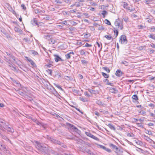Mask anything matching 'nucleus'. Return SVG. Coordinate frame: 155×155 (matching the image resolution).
I'll list each match as a JSON object with an SVG mask.
<instances>
[{
  "mask_svg": "<svg viewBox=\"0 0 155 155\" xmlns=\"http://www.w3.org/2000/svg\"><path fill=\"white\" fill-rule=\"evenodd\" d=\"M6 55L4 56V60L8 62H14L15 61V57L12 54L8 52H6Z\"/></svg>",
  "mask_w": 155,
  "mask_h": 155,
  "instance_id": "1",
  "label": "nucleus"
},
{
  "mask_svg": "<svg viewBox=\"0 0 155 155\" xmlns=\"http://www.w3.org/2000/svg\"><path fill=\"white\" fill-rule=\"evenodd\" d=\"M114 24L118 30H122L123 28V21L120 20L119 18L116 19L114 22Z\"/></svg>",
  "mask_w": 155,
  "mask_h": 155,
  "instance_id": "2",
  "label": "nucleus"
},
{
  "mask_svg": "<svg viewBox=\"0 0 155 155\" xmlns=\"http://www.w3.org/2000/svg\"><path fill=\"white\" fill-rule=\"evenodd\" d=\"M121 5L124 8L126 9L130 12H133L135 10L134 8L128 7V4L125 2H121Z\"/></svg>",
  "mask_w": 155,
  "mask_h": 155,
  "instance_id": "3",
  "label": "nucleus"
},
{
  "mask_svg": "<svg viewBox=\"0 0 155 155\" xmlns=\"http://www.w3.org/2000/svg\"><path fill=\"white\" fill-rule=\"evenodd\" d=\"M119 41L121 44H127V41L126 36L124 35H121Z\"/></svg>",
  "mask_w": 155,
  "mask_h": 155,
  "instance_id": "4",
  "label": "nucleus"
},
{
  "mask_svg": "<svg viewBox=\"0 0 155 155\" xmlns=\"http://www.w3.org/2000/svg\"><path fill=\"white\" fill-rule=\"evenodd\" d=\"M42 83L44 84V86L46 87L48 89H51L50 87V84L49 82L47 81L44 79H43L42 81Z\"/></svg>",
  "mask_w": 155,
  "mask_h": 155,
  "instance_id": "5",
  "label": "nucleus"
},
{
  "mask_svg": "<svg viewBox=\"0 0 155 155\" xmlns=\"http://www.w3.org/2000/svg\"><path fill=\"white\" fill-rule=\"evenodd\" d=\"M143 137L144 139L146 140L148 142H149L150 143H153L155 144V142L152 139H150L149 137H148L147 136H146L145 135H143Z\"/></svg>",
  "mask_w": 155,
  "mask_h": 155,
  "instance_id": "6",
  "label": "nucleus"
},
{
  "mask_svg": "<svg viewBox=\"0 0 155 155\" xmlns=\"http://www.w3.org/2000/svg\"><path fill=\"white\" fill-rule=\"evenodd\" d=\"M85 133L89 137H90L96 140H98V138L97 137L92 135L89 132H85Z\"/></svg>",
  "mask_w": 155,
  "mask_h": 155,
  "instance_id": "7",
  "label": "nucleus"
},
{
  "mask_svg": "<svg viewBox=\"0 0 155 155\" xmlns=\"http://www.w3.org/2000/svg\"><path fill=\"white\" fill-rule=\"evenodd\" d=\"M31 22L32 25L34 26L39 25L38 23V22L37 20L35 18H34L32 20H31Z\"/></svg>",
  "mask_w": 155,
  "mask_h": 155,
  "instance_id": "8",
  "label": "nucleus"
},
{
  "mask_svg": "<svg viewBox=\"0 0 155 155\" xmlns=\"http://www.w3.org/2000/svg\"><path fill=\"white\" fill-rule=\"evenodd\" d=\"M123 74V73L121 71L117 70L116 71L115 74L117 76L120 77Z\"/></svg>",
  "mask_w": 155,
  "mask_h": 155,
  "instance_id": "9",
  "label": "nucleus"
},
{
  "mask_svg": "<svg viewBox=\"0 0 155 155\" xmlns=\"http://www.w3.org/2000/svg\"><path fill=\"white\" fill-rule=\"evenodd\" d=\"M54 60L56 62H58L59 61H63V60H62L61 58H60L58 55H56V54H54Z\"/></svg>",
  "mask_w": 155,
  "mask_h": 155,
  "instance_id": "10",
  "label": "nucleus"
},
{
  "mask_svg": "<svg viewBox=\"0 0 155 155\" xmlns=\"http://www.w3.org/2000/svg\"><path fill=\"white\" fill-rule=\"evenodd\" d=\"M110 91L113 93H117L118 92L117 90L115 88H111L110 89Z\"/></svg>",
  "mask_w": 155,
  "mask_h": 155,
  "instance_id": "11",
  "label": "nucleus"
},
{
  "mask_svg": "<svg viewBox=\"0 0 155 155\" xmlns=\"http://www.w3.org/2000/svg\"><path fill=\"white\" fill-rule=\"evenodd\" d=\"M74 5H75L76 7H79L83 5V4H82L80 2H76L74 4Z\"/></svg>",
  "mask_w": 155,
  "mask_h": 155,
  "instance_id": "12",
  "label": "nucleus"
},
{
  "mask_svg": "<svg viewBox=\"0 0 155 155\" xmlns=\"http://www.w3.org/2000/svg\"><path fill=\"white\" fill-rule=\"evenodd\" d=\"M14 30L17 32L18 33H21L22 31L18 27H15L14 28Z\"/></svg>",
  "mask_w": 155,
  "mask_h": 155,
  "instance_id": "13",
  "label": "nucleus"
},
{
  "mask_svg": "<svg viewBox=\"0 0 155 155\" xmlns=\"http://www.w3.org/2000/svg\"><path fill=\"white\" fill-rule=\"evenodd\" d=\"M5 124V121L4 120L0 118V126H3Z\"/></svg>",
  "mask_w": 155,
  "mask_h": 155,
  "instance_id": "14",
  "label": "nucleus"
},
{
  "mask_svg": "<svg viewBox=\"0 0 155 155\" xmlns=\"http://www.w3.org/2000/svg\"><path fill=\"white\" fill-rule=\"evenodd\" d=\"M44 38L49 40V41L50 39L51 38V36L49 35H44Z\"/></svg>",
  "mask_w": 155,
  "mask_h": 155,
  "instance_id": "15",
  "label": "nucleus"
},
{
  "mask_svg": "<svg viewBox=\"0 0 155 155\" xmlns=\"http://www.w3.org/2000/svg\"><path fill=\"white\" fill-rule=\"evenodd\" d=\"M55 40L51 38L49 41V43L53 44L55 43Z\"/></svg>",
  "mask_w": 155,
  "mask_h": 155,
  "instance_id": "16",
  "label": "nucleus"
},
{
  "mask_svg": "<svg viewBox=\"0 0 155 155\" xmlns=\"http://www.w3.org/2000/svg\"><path fill=\"white\" fill-rule=\"evenodd\" d=\"M129 63V62L125 61H122L121 62V64H123L126 66H128Z\"/></svg>",
  "mask_w": 155,
  "mask_h": 155,
  "instance_id": "17",
  "label": "nucleus"
},
{
  "mask_svg": "<svg viewBox=\"0 0 155 155\" xmlns=\"http://www.w3.org/2000/svg\"><path fill=\"white\" fill-rule=\"evenodd\" d=\"M79 99L80 101L83 102H87L88 101L87 99L86 98L80 97Z\"/></svg>",
  "mask_w": 155,
  "mask_h": 155,
  "instance_id": "18",
  "label": "nucleus"
},
{
  "mask_svg": "<svg viewBox=\"0 0 155 155\" xmlns=\"http://www.w3.org/2000/svg\"><path fill=\"white\" fill-rule=\"evenodd\" d=\"M102 75L104 76V77L105 78H108L109 77V75L108 74L104 72H102Z\"/></svg>",
  "mask_w": 155,
  "mask_h": 155,
  "instance_id": "19",
  "label": "nucleus"
},
{
  "mask_svg": "<svg viewBox=\"0 0 155 155\" xmlns=\"http://www.w3.org/2000/svg\"><path fill=\"white\" fill-rule=\"evenodd\" d=\"M144 2L148 5L152 3V1L150 0H144Z\"/></svg>",
  "mask_w": 155,
  "mask_h": 155,
  "instance_id": "20",
  "label": "nucleus"
},
{
  "mask_svg": "<svg viewBox=\"0 0 155 155\" xmlns=\"http://www.w3.org/2000/svg\"><path fill=\"white\" fill-rule=\"evenodd\" d=\"M114 33H116V37H117L118 34V31L115 28H114Z\"/></svg>",
  "mask_w": 155,
  "mask_h": 155,
  "instance_id": "21",
  "label": "nucleus"
},
{
  "mask_svg": "<svg viewBox=\"0 0 155 155\" xmlns=\"http://www.w3.org/2000/svg\"><path fill=\"white\" fill-rule=\"evenodd\" d=\"M107 14V12L105 10H103L102 11L101 14L103 16V17L104 18L105 15Z\"/></svg>",
  "mask_w": 155,
  "mask_h": 155,
  "instance_id": "22",
  "label": "nucleus"
},
{
  "mask_svg": "<svg viewBox=\"0 0 155 155\" xmlns=\"http://www.w3.org/2000/svg\"><path fill=\"white\" fill-rule=\"evenodd\" d=\"M88 91L89 92L91 93H94L95 94V93L96 92V91L95 90H93L92 89H87Z\"/></svg>",
  "mask_w": 155,
  "mask_h": 155,
  "instance_id": "23",
  "label": "nucleus"
},
{
  "mask_svg": "<svg viewBox=\"0 0 155 155\" xmlns=\"http://www.w3.org/2000/svg\"><path fill=\"white\" fill-rule=\"evenodd\" d=\"M132 98L133 100H135V101H137L138 100V97L135 94L134 95L132 96Z\"/></svg>",
  "mask_w": 155,
  "mask_h": 155,
  "instance_id": "24",
  "label": "nucleus"
},
{
  "mask_svg": "<svg viewBox=\"0 0 155 155\" xmlns=\"http://www.w3.org/2000/svg\"><path fill=\"white\" fill-rule=\"evenodd\" d=\"M54 84L55 87L58 88V89H59L61 90L62 91H63V89L59 85L56 84Z\"/></svg>",
  "mask_w": 155,
  "mask_h": 155,
  "instance_id": "25",
  "label": "nucleus"
},
{
  "mask_svg": "<svg viewBox=\"0 0 155 155\" xmlns=\"http://www.w3.org/2000/svg\"><path fill=\"white\" fill-rule=\"evenodd\" d=\"M102 68L107 73H109L110 72V70L108 68L103 67H102Z\"/></svg>",
  "mask_w": 155,
  "mask_h": 155,
  "instance_id": "26",
  "label": "nucleus"
},
{
  "mask_svg": "<svg viewBox=\"0 0 155 155\" xmlns=\"http://www.w3.org/2000/svg\"><path fill=\"white\" fill-rule=\"evenodd\" d=\"M23 40L28 43H29L30 39L28 38H25L23 39Z\"/></svg>",
  "mask_w": 155,
  "mask_h": 155,
  "instance_id": "27",
  "label": "nucleus"
},
{
  "mask_svg": "<svg viewBox=\"0 0 155 155\" xmlns=\"http://www.w3.org/2000/svg\"><path fill=\"white\" fill-rule=\"evenodd\" d=\"M148 37L153 39L155 40V35H148Z\"/></svg>",
  "mask_w": 155,
  "mask_h": 155,
  "instance_id": "28",
  "label": "nucleus"
},
{
  "mask_svg": "<svg viewBox=\"0 0 155 155\" xmlns=\"http://www.w3.org/2000/svg\"><path fill=\"white\" fill-rule=\"evenodd\" d=\"M35 142L37 144V145L36 146V147L38 149L40 150L42 147L40 144L38 143V142L36 141Z\"/></svg>",
  "mask_w": 155,
  "mask_h": 155,
  "instance_id": "29",
  "label": "nucleus"
},
{
  "mask_svg": "<svg viewBox=\"0 0 155 155\" xmlns=\"http://www.w3.org/2000/svg\"><path fill=\"white\" fill-rule=\"evenodd\" d=\"M110 147H112L113 149H117V147L115 145H114L113 144L110 143L109 144Z\"/></svg>",
  "mask_w": 155,
  "mask_h": 155,
  "instance_id": "30",
  "label": "nucleus"
},
{
  "mask_svg": "<svg viewBox=\"0 0 155 155\" xmlns=\"http://www.w3.org/2000/svg\"><path fill=\"white\" fill-rule=\"evenodd\" d=\"M104 22L105 24L108 25H111V23L107 19H105L104 21Z\"/></svg>",
  "mask_w": 155,
  "mask_h": 155,
  "instance_id": "31",
  "label": "nucleus"
},
{
  "mask_svg": "<svg viewBox=\"0 0 155 155\" xmlns=\"http://www.w3.org/2000/svg\"><path fill=\"white\" fill-rule=\"evenodd\" d=\"M96 43H97V45L98 48H100V51H101L102 48V44L101 43V46L100 44L98 42H97Z\"/></svg>",
  "mask_w": 155,
  "mask_h": 155,
  "instance_id": "32",
  "label": "nucleus"
},
{
  "mask_svg": "<svg viewBox=\"0 0 155 155\" xmlns=\"http://www.w3.org/2000/svg\"><path fill=\"white\" fill-rule=\"evenodd\" d=\"M31 53L32 54H33L34 55H37L38 54V53L35 50H31Z\"/></svg>",
  "mask_w": 155,
  "mask_h": 155,
  "instance_id": "33",
  "label": "nucleus"
},
{
  "mask_svg": "<svg viewBox=\"0 0 155 155\" xmlns=\"http://www.w3.org/2000/svg\"><path fill=\"white\" fill-rule=\"evenodd\" d=\"M65 57L67 59H69L71 58V55L69 53L65 55Z\"/></svg>",
  "mask_w": 155,
  "mask_h": 155,
  "instance_id": "34",
  "label": "nucleus"
},
{
  "mask_svg": "<svg viewBox=\"0 0 155 155\" xmlns=\"http://www.w3.org/2000/svg\"><path fill=\"white\" fill-rule=\"evenodd\" d=\"M104 37L108 40H110L112 37L110 36L106 35L104 36Z\"/></svg>",
  "mask_w": 155,
  "mask_h": 155,
  "instance_id": "35",
  "label": "nucleus"
},
{
  "mask_svg": "<svg viewBox=\"0 0 155 155\" xmlns=\"http://www.w3.org/2000/svg\"><path fill=\"white\" fill-rule=\"evenodd\" d=\"M31 64L34 67H36V65L35 62L32 60L30 62Z\"/></svg>",
  "mask_w": 155,
  "mask_h": 155,
  "instance_id": "36",
  "label": "nucleus"
},
{
  "mask_svg": "<svg viewBox=\"0 0 155 155\" xmlns=\"http://www.w3.org/2000/svg\"><path fill=\"white\" fill-rule=\"evenodd\" d=\"M98 147L104 150L105 147L103 145L99 144L98 145Z\"/></svg>",
  "mask_w": 155,
  "mask_h": 155,
  "instance_id": "37",
  "label": "nucleus"
},
{
  "mask_svg": "<svg viewBox=\"0 0 155 155\" xmlns=\"http://www.w3.org/2000/svg\"><path fill=\"white\" fill-rule=\"evenodd\" d=\"M35 12L36 14H39L41 12V10L38 9L35 10Z\"/></svg>",
  "mask_w": 155,
  "mask_h": 155,
  "instance_id": "38",
  "label": "nucleus"
},
{
  "mask_svg": "<svg viewBox=\"0 0 155 155\" xmlns=\"http://www.w3.org/2000/svg\"><path fill=\"white\" fill-rule=\"evenodd\" d=\"M80 52L81 55H85V52L83 50H80Z\"/></svg>",
  "mask_w": 155,
  "mask_h": 155,
  "instance_id": "39",
  "label": "nucleus"
},
{
  "mask_svg": "<svg viewBox=\"0 0 155 155\" xmlns=\"http://www.w3.org/2000/svg\"><path fill=\"white\" fill-rule=\"evenodd\" d=\"M7 129L8 131H11V132H13V129H12V128L10 127H8Z\"/></svg>",
  "mask_w": 155,
  "mask_h": 155,
  "instance_id": "40",
  "label": "nucleus"
},
{
  "mask_svg": "<svg viewBox=\"0 0 155 155\" xmlns=\"http://www.w3.org/2000/svg\"><path fill=\"white\" fill-rule=\"evenodd\" d=\"M96 102L97 104L99 105H102V102L99 100H97L96 101Z\"/></svg>",
  "mask_w": 155,
  "mask_h": 155,
  "instance_id": "41",
  "label": "nucleus"
},
{
  "mask_svg": "<svg viewBox=\"0 0 155 155\" xmlns=\"http://www.w3.org/2000/svg\"><path fill=\"white\" fill-rule=\"evenodd\" d=\"M56 75L58 78H60L61 77V74L59 72L57 73Z\"/></svg>",
  "mask_w": 155,
  "mask_h": 155,
  "instance_id": "42",
  "label": "nucleus"
},
{
  "mask_svg": "<svg viewBox=\"0 0 155 155\" xmlns=\"http://www.w3.org/2000/svg\"><path fill=\"white\" fill-rule=\"evenodd\" d=\"M47 71L48 73L49 74L51 75H52V71L51 70L48 69L47 70Z\"/></svg>",
  "mask_w": 155,
  "mask_h": 155,
  "instance_id": "43",
  "label": "nucleus"
},
{
  "mask_svg": "<svg viewBox=\"0 0 155 155\" xmlns=\"http://www.w3.org/2000/svg\"><path fill=\"white\" fill-rule=\"evenodd\" d=\"M60 24H61L62 25H67V21H64L60 23Z\"/></svg>",
  "mask_w": 155,
  "mask_h": 155,
  "instance_id": "44",
  "label": "nucleus"
},
{
  "mask_svg": "<svg viewBox=\"0 0 155 155\" xmlns=\"http://www.w3.org/2000/svg\"><path fill=\"white\" fill-rule=\"evenodd\" d=\"M52 63H49L45 65L46 66H47V68H49L51 67L53 65L51 64Z\"/></svg>",
  "mask_w": 155,
  "mask_h": 155,
  "instance_id": "45",
  "label": "nucleus"
},
{
  "mask_svg": "<svg viewBox=\"0 0 155 155\" xmlns=\"http://www.w3.org/2000/svg\"><path fill=\"white\" fill-rule=\"evenodd\" d=\"M81 63L82 64H87V62L84 60H82L81 61Z\"/></svg>",
  "mask_w": 155,
  "mask_h": 155,
  "instance_id": "46",
  "label": "nucleus"
},
{
  "mask_svg": "<svg viewBox=\"0 0 155 155\" xmlns=\"http://www.w3.org/2000/svg\"><path fill=\"white\" fill-rule=\"evenodd\" d=\"M19 94L20 95H21L23 96H25V94L24 92H23L22 91H19Z\"/></svg>",
  "mask_w": 155,
  "mask_h": 155,
  "instance_id": "47",
  "label": "nucleus"
},
{
  "mask_svg": "<svg viewBox=\"0 0 155 155\" xmlns=\"http://www.w3.org/2000/svg\"><path fill=\"white\" fill-rule=\"evenodd\" d=\"M43 18L47 20H49L50 19V17L49 16H47L44 17Z\"/></svg>",
  "mask_w": 155,
  "mask_h": 155,
  "instance_id": "48",
  "label": "nucleus"
},
{
  "mask_svg": "<svg viewBox=\"0 0 155 155\" xmlns=\"http://www.w3.org/2000/svg\"><path fill=\"white\" fill-rule=\"evenodd\" d=\"M123 19L124 20V21L126 22H127L128 21V17H126L123 18Z\"/></svg>",
  "mask_w": 155,
  "mask_h": 155,
  "instance_id": "49",
  "label": "nucleus"
},
{
  "mask_svg": "<svg viewBox=\"0 0 155 155\" xmlns=\"http://www.w3.org/2000/svg\"><path fill=\"white\" fill-rule=\"evenodd\" d=\"M84 94L85 96L89 97L90 96V95L86 91L84 92Z\"/></svg>",
  "mask_w": 155,
  "mask_h": 155,
  "instance_id": "50",
  "label": "nucleus"
},
{
  "mask_svg": "<svg viewBox=\"0 0 155 155\" xmlns=\"http://www.w3.org/2000/svg\"><path fill=\"white\" fill-rule=\"evenodd\" d=\"M21 8H22L24 10H25V9H26V7L25 6V5H24V4H21Z\"/></svg>",
  "mask_w": 155,
  "mask_h": 155,
  "instance_id": "51",
  "label": "nucleus"
},
{
  "mask_svg": "<svg viewBox=\"0 0 155 155\" xmlns=\"http://www.w3.org/2000/svg\"><path fill=\"white\" fill-rule=\"evenodd\" d=\"M139 113L141 114L142 115H143L146 113V112L142 110H141Z\"/></svg>",
  "mask_w": 155,
  "mask_h": 155,
  "instance_id": "52",
  "label": "nucleus"
},
{
  "mask_svg": "<svg viewBox=\"0 0 155 155\" xmlns=\"http://www.w3.org/2000/svg\"><path fill=\"white\" fill-rule=\"evenodd\" d=\"M104 150L108 152H111V150L110 149L107 148L106 147H105Z\"/></svg>",
  "mask_w": 155,
  "mask_h": 155,
  "instance_id": "53",
  "label": "nucleus"
},
{
  "mask_svg": "<svg viewBox=\"0 0 155 155\" xmlns=\"http://www.w3.org/2000/svg\"><path fill=\"white\" fill-rule=\"evenodd\" d=\"M92 46V45H90L88 43H86L84 46L86 47H90Z\"/></svg>",
  "mask_w": 155,
  "mask_h": 155,
  "instance_id": "54",
  "label": "nucleus"
},
{
  "mask_svg": "<svg viewBox=\"0 0 155 155\" xmlns=\"http://www.w3.org/2000/svg\"><path fill=\"white\" fill-rule=\"evenodd\" d=\"M71 24L73 25H76L77 24V23L76 22H75L74 21H71Z\"/></svg>",
  "mask_w": 155,
  "mask_h": 155,
  "instance_id": "55",
  "label": "nucleus"
},
{
  "mask_svg": "<svg viewBox=\"0 0 155 155\" xmlns=\"http://www.w3.org/2000/svg\"><path fill=\"white\" fill-rule=\"evenodd\" d=\"M74 107L76 110L79 111L82 114H83V112L81 111V110L78 109V108H76L74 107Z\"/></svg>",
  "mask_w": 155,
  "mask_h": 155,
  "instance_id": "56",
  "label": "nucleus"
},
{
  "mask_svg": "<svg viewBox=\"0 0 155 155\" xmlns=\"http://www.w3.org/2000/svg\"><path fill=\"white\" fill-rule=\"evenodd\" d=\"M75 28L74 27H71L69 28V29L70 31H74L75 30Z\"/></svg>",
  "mask_w": 155,
  "mask_h": 155,
  "instance_id": "57",
  "label": "nucleus"
},
{
  "mask_svg": "<svg viewBox=\"0 0 155 155\" xmlns=\"http://www.w3.org/2000/svg\"><path fill=\"white\" fill-rule=\"evenodd\" d=\"M12 70L13 71H18V70L16 68H15V67H14L13 66H12Z\"/></svg>",
  "mask_w": 155,
  "mask_h": 155,
  "instance_id": "58",
  "label": "nucleus"
},
{
  "mask_svg": "<svg viewBox=\"0 0 155 155\" xmlns=\"http://www.w3.org/2000/svg\"><path fill=\"white\" fill-rule=\"evenodd\" d=\"M55 2H56V4H61L62 3V2L59 0H55Z\"/></svg>",
  "mask_w": 155,
  "mask_h": 155,
  "instance_id": "59",
  "label": "nucleus"
},
{
  "mask_svg": "<svg viewBox=\"0 0 155 155\" xmlns=\"http://www.w3.org/2000/svg\"><path fill=\"white\" fill-rule=\"evenodd\" d=\"M93 83H94V84L96 85H97V86L98 87H99V85L101 86V84H98V83L97 82L94 81Z\"/></svg>",
  "mask_w": 155,
  "mask_h": 155,
  "instance_id": "60",
  "label": "nucleus"
},
{
  "mask_svg": "<svg viewBox=\"0 0 155 155\" xmlns=\"http://www.w3.org/2000/svg\"><path fill=\"white\" fill-rule=\"evenodd\" d=\"M145 46H141L140 48H139L140 50H143L144 49V48L145 47Z\"/></svg>",
  "mask_w": 155,
  "mask_h": 155,
  "instance_id": "61",
  "label": "nucleus"
},
{
  "mask_svg": "<svg viewBox=\"0 0 155 155\" xmlns=\"http://www.w3.org/2000/svg\"><path fill=\"white\" fill-rule=\"evenodd\" d=\"M150 45L153 48H155V45L154 44L151 43V44H150Z\"/></svg>",
  "mask_w": 155,
  "mask_h": 155,
  "instance_id": "62",
  "label": "nucleus"
},
{
  "mask_svg": "<svg viewBox=\"0 0 155 155\" xmlns=\"http://www.w3.org/2000/svg\"><path fill=\"white\" fill-rule=\"evenodd\" d=\"M146 132L147 134L149 135L152 134V133L150 131H146Z\"/></svg>",
  "mask_w": 155,
  "mask_h": 155,
  "instance_id": "63",
  "label": "nucleus"
},
{
  "mask_svg": "<svg viewBox=\"0 0 155 155\" xmlns=\"http://www.w3.org/2000/svg\"><path fill=\"white\" fill-rule=\"evenodd\" d=\"M95 114L96 115L97 117H99L100 116V114L97 112H95Z\"/></svg>",
  "mask_w": 155,
  "mask_h": 155,
  "instance_id": "64",
  "label": "nucleus"
}]
</instances>
